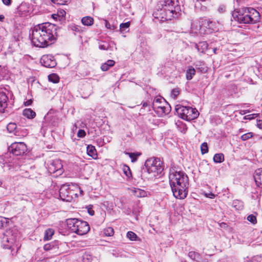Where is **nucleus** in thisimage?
Here are the masks:
<instances>
[{"label":"nucleus","instance_id":"obj_1","mask_svg":"<svg viewBox=\"0 0 262 262\" xmlns=\"http://www.w3.org/2000/svg\"><path fill=\"white\" fill-rule=\"evenodd\" d=\"M58 27L46 23L35 26L31 30V40L34 46L46 48L54 43L57 38Z\"/></svg>","mask_w":262,"mask_h":262},{"label":"nucleus","instance_id":"obj_2","mask_svg":"<svg viewBox=\"0 0 262 262\" xmlns=\"http://www.w3.org/2000/svg\"><path fill=\"white\" fill-rule=\"evenodd\" d=\"M169 180L173 196L178 199H185L188 193L187 189L189 186L187 176L183 171L171 169Z\"/></svg>","mask_w":262,"mask_h":262},{"label":"nucleus","instance_id":"obj_3","mask_svg":"<svg viewBox=\"0 0 262 262\" xmlns=\"http://www.w3.org/2000/svg\"><path fill=\"white\" fill-rule=\"evenodd\" d=\"M158 7L157 11L153 15L155 18H160L161 21L178 18L181 11L178 1H161L158 5Z\"/></svg>","mask_w":262,"mask_h":262},{"label":"nucleus","instance_id":"obj_4","mask_svg":"<svg viewBox=\"0 0 262 262\" xmlns=\"http://www.w3.org/2000/svg\"><path fill=\"white\" fill-rule=\"evenodd\" d=\"M233 19L240 24H255L260 20L259 13L251 7H244L234 10L232 13Z\"/></svg>","mask_w":262,"mask_h":262},{"label":"nucleus","instance_id":"obj_5","mask_svg":"<svg viewBox=\"0 0 262 262\" xmlns=\"http://www.w3.org/2000/svg\"><path fill=\"white\" fill-rule=\"evenodd\" d=\"M67 225L69 230L80 235L87 233L90 230L89 225L86 222L75 218L67 220Z\"/></svg>","mask_w":262,"mask_h":262},{"label":"nucleus","instance_id":"obj_6","mask_svg":"<svg viewBox=\"0 0 262 262\" xmlns=\"http://www.w3.org/2000/svg\"><path fill=\"white\" fill-rule=\"evenodd\" d=\"M152 108L159 116L168 114L171 110L170 105L163 98H156L154 99Z\"/></svg>","mask_w":262,"mask_h":262},{"label":"nucleus","instance_id":"obj_7","mask_svg":"<svg viewBox=\"0 0 262 262\" xmlns=\"http://www.w3.org/2000/svg\"><path fill=\"white\" fill-rule=\"evenodd\" d=\"M145 166L149 173H161L164 169L163 162L158 158H151L145 163Z\"/></svg>","mask_w":262,"mask_h":262},{"label":"nucleus","instance_id":"obj_8","mask_svg":"<svg viewBox=\"0 0 262 262\" xmlns=\"http://www.w3.org/2000/svg\"><path fill=\"white\" fill-rule=\"evenodd\" d=\"M10 152L15 156H20L24 154L27 150L26 145L23 142L13 143L9 147Z\"/></svg>","mask_w":262,"mask_h":262},{"label":"nucleus","instance_id":"obj_9","mask_svg":"<svg viewBox=\"0 0 262 262\" xmlns=\"http://www.w3.org/2000/svg\"><path fill=\"white\" fill-rule=\"evenodd\" d=\"M17 237L16 233L14 232L12 230L7 231L6 235L4 237V242L6 241L9 244H4V246L5 248L10 249L12 245H14L17 242Z\"/></svg>","mask_w":262,"mask_h":262},{"label":"nucleus","instance_id":"obj_10","mask_svg":"<svg viewBox=\"0 0 262 262\" xmlns=\"http://www.w3.org/2000/svg\"><path fill=\"white\" fill-rule=\"evenodd\" d=\"M40 62L45 67L52 68L56 65V62L53 56L50 55H45L42 56Z\"/></svg>","mask_w":262,"mask_h":262},{"label":"nucleus","instance_id":"obj_11","mask_svg":"<svg viewBox=\"0 0 262 262\" xmlns=\"http://www.w3.org/2000/svg\"><path fill=\"white\" fill-rule=\"evenodd\" d=\"M62 164L61 161L58 159L53 160L49 165V171L50 173L56 172H62Z\"/></svg>","mask_w":262,"mask_h":262},{"label":"nucleus","instance_id":"obj_12","mask_svg":"<svg viewBox=\"0 0 262 262\" xmlns=\"http://www.w3.org/2000/svg\"><path fill=\"white\" fill-rule=\"evenodd\" d=\"M199 115L198 111L196 108H193L191 107L186 106L185 111V120L190 121L196 118Z\"/></svg>","mask_w":262,"mask_h":262},{"label":"nucleus","instance_id":"obj_13","mask_svg":"<svg viewBox=\"0 0 262 262\" xmlns=\"http://www.w3.org/2000/svg\"><path fill=\"white\" fill-rule=\"evenodd\" d=\"M59 196L60 199L66 202H69V186L67 184L62 185L59 189Z\"/></svg>","mask_w":262,"mask_h":262},{"label":"nucleus","instance_id":"obj_14","mask_svg":"<svg viewBox=\"0 0 262 262\" xmlns=\"http://www.w3.org/2000/svg\"><path fill=\"white\" fill-rule=\"evenodd\" d=\"M8 98L4 92H0V113H4L7 106Z\"/></svg>","mask_w":262,"mask_h":262},{"label":"nucleus","instance_id":"obj_15","mask_svg":"<svg viewBox=\"0 0 262 262\" xmlns=\"http://www.w3.org/2000/svg\"><path fill=\"white\" fill-rule=\"evenodd\" d=\"M253 177L256 185L262 188V168L255 170Z\"/></svg>","mask_w":262,"mask_h":262},{"label":"nucleus","instance_id":"obj_16","mask_svg":"<svg viewBox=\"0 0 262 262\" xmlns=\"http://www.w3.org/2000/svg\"><path fill=\"white\" fill-rule=\"evenodd\" d=\"M175 110L178 116L182 119L185 120L186 106H184L180 104H178L176 106Z\"/></svg>","mask_w":262,"mask_h":262},{"label":"nucleus","instance_id":"obj_17","mask_svg":"<svg viewBox=\"0 0 262 262\" xmlns=\"http://www.w3.org/2000/svg\"><path fill=\"white\" fill-rule=\"evenodd\" d=\"M87 154L89 156L95 159L97 158V155L95 147L92 145H89L86 148Z\"/></svg>","mask_w":262,"mask_h":262},{"label":"nucleus","instance_id":"obj_18","mask_svg":"<svg viewBox=\"0 0 262 262\" xmlns=\"http://www.w3.org/2000/svg\"><path fill=\"white\" fill-rule=\"evenodd\" d=\"M69 186V202H71L74 198V196L75 198H77L78 196V193H77V189L76 188H73V186H76L74 185H68Z\"/></svg>","mask_w":262,"mask_h":262},{"label":"nucleus","instance_id":"obj_19","mask_svg":"<svg viewBox=\"0 0 262 262\" xmlns=\"http://www.w3.org/2000/svg\"><path fill=\"white\" fill-rule=\"evenodd\" d=\"M23 114L29 119H33L36 116V113L31 108H26L23 111Z\"/></svg>","mask_w":262,"mask_h":262},{"label":"nucleus","instance_id":"obj_20","mask_svg":"<svg viewBox=\"0 0 262 262\" xmlns=\"http://www.w3.org/2000/svg\"><path fill=\"white\" fill-rule=\"evenodd\" d=\"M195 74V70L192 66H189L186 73V77L187 80H190Z\"/></svg>","mask_w":262,"mask_h":262},{"label":"nucleus","instance_id":"obj_21","mask_svg":"<svg viewBox=\"0 0 262 262\" xmlns=\"http://www.w3.org/2000/svg\"><path fill=\"white\" fill-rule=\"evenodd\" d=\"M133 193L135 196L138 198L145 197L147 195L146 191L139 188H135L133 190Z\"/></svg>","mask_w":262,"mask_h":262},{"label":"nucleus","instance_id":"obj_22","mask_svg":"<svg viewBox=\"0 0 262 262\" xmlns=\"http://www.w3.org/2000/svg\"><path fill=\"white\" fill-rule=\"evenodd\" d=\"M232 206L236 210H241L244 208V203L241 200H235L232 202Z\"/></svg>","mask_w":262,"mask_h":262},{"label":"nucleus","instance_id":"obj_23","mask_svg":"<svg viewBox=\"0 0 262 262\" xmlns=\"http://www.w3.org/2000/svg\"><path fill=\"white\" fill-rule=\"evenodd\" d=\"M81 22L83 25L89 26L93 24L94 19L91 16H85L82 18Z\"/></svg>","mask_w":262,"mask_h":262},{"label":"nucleus","instance_id":"obj_24","mask_svg":"<svg viewBox=\"0 0 262 262\" xmlns=\"http://www.w3.org/2000/svg\"><path fill=\"white\" fill-rule=\"evenodd\" d=\"M220 24L218 21L210 20L209 29L215 31L219 29Z\"/></svg>","mask_w":262,"mask_h":262},{"label":"nucleus","instance_id":"obj_25","mask_svg":"<svg viewBox=\"0 0 262 262\" xmlns=\"http://www.w3.org/2000/svg\"><path fill=\"white\" fill-rule=\"evenodd\" d=\"M125 154L128 155L129 158L131 159V161L132 162H135L137 160L138 157L141 155V154L139 152H126Z\"/></svg>","mask_w":262,"mask_h":262},{"label":"nucleus","instance_id":"obj_26","mask_svg":"<svg viewBox=\"0 0 262 262\" xmlns=\"http://www.w3.org/2000/svg\"><path fill=\"white\" fill-rule=\"evenodd\" d=\"M223 154H216L213 157V161L215 163H221L224 160Z\"/></svg>","mask_w":262,"mask_h":262},{"label":"nucleus","instance_id":"obj_27","mask_svg":"<svg viewBox=\"0 0 262 262\" xmlns=\"http://www.w3.org/2000/svg\"><path fill=\"white\" fill-rule=\"evenodd\" d=\"M210 21V19L206 18H203L201 19L200 24L201 26H203L205 28H209Z\"/></svg>","mask_w":262,"mask_h":262},{"label":"nucleus","instance_id":"obj_28","mask_svg":"<svg viewBox=\"0 0 262 262\" xmlns=\"http://www.w3.org/2000/svg\"><path fill=\"white\" fill-rule=\"evenodd\" d=\"M49 80L54 83H56L58 82L59 78L57 75L56 74H52L48 76Z\"/></svg>","mask_w":262,"mask_h":262},{"label":"nucleus","instance_id":"obj_29","mask_svg":"<svg viewBox=\"0 0 262 262\" xmlns=\"http://www.w3.org/2000/svg\"><path fill=\"white\" fill-rule=\"evenodd\" d=\"M53 234H54V231L52 229H47L45 233L44 239L45 240H49V239H51V238L52 237Z\"/></svg>","mask_w":262,"mask_h":262},{"label":"nucleus","instance_id":"obj_30","mask_svg":"<svg viewBox=\"0 0 262 262\" xmlns=\"http://www.w3.org/2000/svg\"><path fill=\"white\" fill-rule=\"evenodd\" d=\"M104 234L107 236H112L114 234V229L112 227H109L104 229Z\"/></svg>","mask_w":262,"mask_h":262},{"label":"nucleus","instance_id":"obj_31","mask_svg":"<svg viewBox=\"0 0 262 262\" xmlns=\"http://www.w3.org/2000/svg\"><path fill=\"white\" fill-rule=\"evenodd\" d=\"M66 12L63 9L58 10L57 13L56 14H54L52 15V16L54 18H57V17H62L66 15Z\"/></svg>","mask_w":262,"mask_h":262},{"label":"nucleus","instance_id":"obj_32","mask_svg":"<svg viewBox=\"0 0 262 262\" xmlns=\"http://www.w3.org/2000/svg\"><path fill=\"white\" fill-rule=\"evenodd\" d=\"M188 256L192 259L198 260L200 259V255L194 251H191L188 253Z\"/></svg>","mask_w":262,"mask_h":262},{"label":"nucleus","instance_id":"obj_33","mask_svg":"<svg viewBox=\"0 0 262 262\" xmlns=\"http://www.w3.org/2000/svg\"><path fill=\"white\" fill-rule=\"evenodd\" d=\"M126 236L130 241H136L137 238V235L132 231H128L126 234Z\"/></svg>","mask_w":262,"mask_h":262},{"label":"nucleus","instance_id":"obj_34","mask_svg":"<svg viewBox=\"0 0 262 262\" xmlns=\"http://www.w3.org/2000/svg\"><path fill=\"white\" fill-rule=\"evenodd\" d=\"M201 150L202 154H205L208 152V145L207 143L204 142L201 145Z\"/></svg>","mask_w":262,"mask_h":262},{"label":"nucleus","instance_id":"obj_35","mask_svg":"<svg viewBox=\"0 0 262 262\" xmlns=\"http://www.w3.org/2000/svg\"><path fill=\"white\" fill-rule=\"evenodd\" d=\"M247 220L252 223L255 224L257 223L256 217L253 214H250L247 216Z\"/></svg>","mask_w":262,"mask_h":262},{"label":"nucleus","instance_id":"obj_36","mask_svg":"<svg viewBox=\"0 0 262 262\" xmlns=\"http://www.w3.org/2000/svg\"><path fill=\"white\" fill-rule=\"evenodd\" d=\"M252 137H253V133L251 132H249V133H248L243 135L241 136V139L243 141H246V140L252 138Z\"/></svg>","mask_w":262,"mask_h":262},{"label":"nucleus","instance_id":"obj_37","mask_svg":"<svg viewBox=\"0 0 262 262\" xmlns=\"http://www.w3.org/2000/svg\"><path fill=\"white\" fill-rule=\"evenodd\" d=\"M16 126L15 123H10L7 125V129L9 132H12L16 128Z\"/></svg>","mask_w":262,"mask_h":262},{"label":"nucleus","instance_id":"obj_38","mask_svg":"<svg viewBox=\"0 0 262 262\" xmlns=\"http://www.w3.org/2000/svg\"><path fill=\"white\" fill-rule=\"evenodd\" d=\"M123 170L124 174L128 177H129L131 176V171L130 168L128 166L126 165H124L123 168Z\"/></svg>","mask_w":262,"mask_h":262},{"label":"nucleus","instance_id":"obj_39","mask_svg":"<svg viewBox=\"0 0 262 262\" xmlns=\"http://www.w3.org/2000/svg\"><path fill=\"white\" fill-rule=\"evenodd\" d=\"M69 0H51L52 2L57 5H65Z\"/></svg>","mask_w":262,"mask_h":262},{"label":"nucleus","instance_id":"obj_40","mask_svg":"<svg viewBox=\"0 0 262 262\" xmlns=\"http://www.w3.org/2000/svg\"><path fill=\"white\" fill-rule=\"evenodd\" d=\"M7 219L0 216V228L4 227L7 224Z\"/></svg>","mask_w":262,"mask_h":262},{"label":"nucleus","instance_id":"obj_41","mask_svg":"<svg viewBox=\"0 0 262 262\" xmlns=\"http://www.w3.org/2000/svg\"><path fill=\"white\" fill-rule=\"evenodd\" d=\"M130 26V22L128 21L125 23H122L120 25V28L122 30H124L126 28H128Z\"/></svg>","mask_w":262,"mask_h":262},{"label":"nucleus","instance_id":"obj_42","mask_svg":"<svg viewBox=\"0 0 262 262\" xmlns=\"http://www.w3.org/2000/svg\"><path fill=\"white\" fill-rule=\"evenodd\" d=\"M179 93L180 91L179 89H174L171 91V95L173 96V98H176L179 95Z\"/></svg>","mask_w":262,"mask_h":262},{"label":"nucleus","instance_id":"obj_43","mask_svg":"<svg viewBox=\"0 0 262 262\" xmlns=\"http://www.w3.org/2000/svg\"><path fill=\"white\" fill-rule=\"evenodd\" d=\"M251 262H262V257L260 256L256 255L252 257Z\"/></svg>","mask_w":262,"mask_h":262},{"label":"nucleus","instance_id":"obj_44","mask_svg":"<svg viewBox=\"0 0 262 262\" xmlns=\"http://www.w3.org/2000/svg\"><path fill=\"white\" fill-rule=\"evenodd\" d=\"M105 27L111 30H114L115 28V27L114 25H112L108 21L105 20Z\"/></svg>","mask_w":262,"mask_h":262},{"label":"nucleus","instance_id":"obj_45","mask_svg":"<svg viewBox=\"0 0 262 262\" xmlns=\"http://www.w3.org/2000/svg\"><path fill=\"white\" fill-rule=\"evenodd\" d=\"M53 248V245L51 244H47L45 245L43 249L46 251H49Z\"/></svg>","mask_w":262,"mask_h":262},{"label":"nucleus","instance_id":"obj_46","mask_svg":"<svg viewBox=\"0 0 262 262\" xmlns=\"http://www.w3.org/2000/svg\"><path fill=\"white\" fill-rule=\"evenodd\" d=\"M85 135H86L85 132L83 129H79L77 133V136L79 137H81V138L84 137L85 136Z\"/></svg>","mask_w":262,"mask_h":262},{"label":"nucleus","instance_id":"obj_47","mask_svg":"<svg viewBox=\"0 0 262 262\" xmlns=\"http://www.w3.org/2000/svg\"><path fill=\"white\" fill-rule=\"evenodd\" d=\"M110 68V66H108V65L106 63H104L101 66V69L103 71H107Z\"/></svg>","mask_w":262,"mask_h":262},{"label":"nucleus","instance_id":"obj_48","mask_svg":"<svg viewBox=\"0 0 262 262\" xmlns=\"http://www.w3.org/2000/svg\"><path fill=\"white\" fill-rule=\"evenodd\" d=\"M255 115V114L248 115L245 116L244 117V119L245 120H247V119L251 120L254 118Z\"/></svg>","mask_w":262,"mask_h":262},{"label":"nucleus","instance_id":"obj_49","mask_svg":"<svg viewBox=\"0 0 262 262\" xmlns=\"http://www.w3.org/2000/svg\"><path fill=\"white\" fill-rule=\"evenodd\" d=\"M105 63L108 64L110 67H111L115 64V62L113 60H108Z\"/></svg>","mask_w":262,"mask_h":262},{"label":"nucleus","instance_id":"obj_50","mask_svg":"<svg viewBox=\"0 0 262 262\" xmlns=\"http://www.w3.org/2000/svg\"><path fill=\"white\" fill-rule=\"evenodd\" d=\"M73 188H76V189H77V193L78 192H79L80 195H82V194L83 191H82V190L81 189V188H80L79 187H78L77 185H76V186H73Z\"/></svg>","mask_w":262,"mask_h":262},{"label":"nucleus","instance_id":"obj_51","mask_svg":"<svg viewBox=\"0 0 262 262\" xmlns=\"http://www.w3.org/2000/svg\"><path fill=\"white\" fill-rule=\"evenodd\" d=\"M205 196L206 197L210 198V199H213L215 196V194L211 192L208 193H205Z\"/></svg>","mask_w":262,"mask_h":262},{"label":"nucleus","instance_id":"obj_52","mask_svg":"<svg viewBox=\"0 0 262 262\" xmlns=\"http://www.w3.org/2000/svg\"><path fill=\"white\" fill-rule=\"evenodd\" d=\"M32 99H29L28 100H27L26 101L24 102V105L25 106H29L30 105H31V104L32 103Z\"/></svg>","mask_w":262,"mask_h":262},{"label":"nucleus","instance_id":"obj_53","mask_svg":"<svg viewBox=\"0 0 262 262\" xmlns=\"http://www.w3.org/2000/svg\"><path fill=\"white\" fill-rule=\"evenodd\" d=\"M3 3L6 6H9L11 4V0H2Z\"/></svg>","mask_w":262,"mask_h":262},{"label":"nucleus","instance_id":"obj_54","mask_svg":"<svg viewBox=\"0 0 262 262\" xmlns=\"http://www.w3.org/2000/svg\"><path fill=\"white\" fill-rule=\"evenodd\" d=\"M72 30L76 32H80V27L78 26H74L72 28Z\"/></svg>","mask_w":262,"mask_h":262},{"label":"nucleus","instance_id":"obj_55","mask_svg":"<svg viewBox=\"0 0 262 262\" xmlns=\"http://www.w3.org/2000/svg\"><path fill=\"white\" fill-rule=\"evenodd\" d=\"M257 126L259 128L262 129V121L259 120L257 123Z\"/></svg>","mask_w":262,"mask_h":262},{"label":"nucleus","instance_id":"obj_56","mask_svg":"<svg viewBox=\"0 0 262 262\" xmlns=\"http://www.w3.org/2000/svg\"><path fill=\"white\" fill-rule=\"evenodd\" d=\"M200 45H202V47H204V48H207V43L206 42H200Z\"/></svg>","mask_w":262,"mask_h":262},{"label":"nucleus","instance_id":"obj_57","mask_svg":"<svg viewBox=\"0 0 262 262\" xmlns=\"http://www.w3.org/2000/svg\"><path fill=\"white\" fill-rule=\"evenodd\" d=\"M88 212L91 215H93L94 214V210H88Z\"/></svg>","mask_w":262,"mask_h":262},{"label":"nucleus","instance_id":"obj_58","mask_svg":"<svg viewBox=\"0 0 262 262\" xmlns=\"http://www.w3.org/2000/svg\"><path fill=\"white\" fill-rule=\"evenodd\" d=\"M4 18H5V17L3 15H0V21H3Z\"/></svg>","mask_w":262,"mask_h":262},{"label":"nucleus","instance_id":"obj_59","mask_svg":"<svg viewBox=\"0 0 262 262\" xmlns=\"http://www.w3.org/2000/svg\"><path fill=\"white\" fill-rule=\"evenodd\" d=\"M99 48L102 50H106V48L105 47L104 45H101L99 47Z\"/></svg>","mask_w":262,"mask_h":262},{"label":"nucleus","instance_id":"obj_60","mask_svg":"<svg viewBox=\"0 0 262 262\" xmlns=\"http://www.w3.org/2000/svg\"><path fill=\"white\" fill-rule=\"evenodd\" d=\"M148 105V104L147 102H144L143 103V107H147Z\"/></svg>","mask_w":262,"mask_h":262},{"label":"nucleus","instance_id":"obj_61","mask_svg":"<svg viewBox=\"0 0 262 262\" xmlns=\"http://www.w3.org/2000/svg\"><path fill=\"white\" fill-rule=\"evenodd\" d=\"M246 113V111H241V114L242 115H244V114H245Z\"/></svg>","mask_w":262,"mask_h":262},{"label":"nucleus","instance_id":"obj_62","mask_svg":"<svg viewBox=\"0 0 262 262\" xmlns=\"http://www.w3.org/2000/svg\"><path fill=\"white\" fill-rule=\"evenodd\" d=\"M196 48L197 50H198V51H200L199 46V45H196Z\"/></svg>","mask_w":262,"mask_h":262},{"label":"nucleus","instance_id":"obj_63","mask_svg":"<svg viewBox=\"0 0 262 262\" xmlns=\"http://www.w3.org/2000/svg\"><path fill=\"white\" fill-rule=\"evenodd\" d=\"M216 50H217V49H216V48H214V49H213V52H214L215 54H216Z\"/></svg>","mask_w":262,"mask_h":262},{"label":"nucleus","instance_id":"obj_64","mask_svg":"<svg viewBox=\"0 0 262 262\" xmlns=\"http://www.w3.org/2000/svg\"><path fill=\"white\" fill-rule=\"evenodd\" d=\"M3 182L1 180H0V186L2 185Z\"/></svg>","mask_w":262,"mask_h":262}]
</instances>
